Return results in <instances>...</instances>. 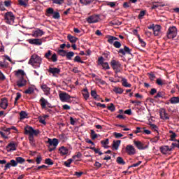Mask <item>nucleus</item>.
Returning a JSON list of instances; mask_svg holds the SVG:
<instances>
[{
    "label": "nucleus",
    "mask_w": 179,
    "mask_h": 179,
    "mask_svg": "<svg viewBox=\"0 0 179 179\" xmlns=\"http://www.w3.org/2000/svg\"><path fill=\"white\" fill-rule=\"evenodd\" d=\"M43 62V59L41 57L38 56L36 54H34L31 56L28 64L29 65H32L34 68H40V65H41Z\"/></svg>",
    "instance_id": "1"
},
{
    "label": "nucleus",
    "mask_w": 179,
    "mask_h": 179,
    "mask_svg": "<svg viewBox=\"0 0 179 179\" xmlns=\"http://www.w3.org/2000/svg\"><path fill=\"white\" fill-rule=\"evenodd\" d=\"M24 129L25 135H29V136H37L40 134V130L34 129L30 126H27Z\"/></svg>",
    "instance_id": "2"
},
{
    "label": "nucleus",
    "mask_w": 179,
    "mask_h": 179,
    "mask_svg": "<svg viewBox=\"0 0 179 179\" xmlns=\"http://www.w3.org/2000/svg\"><path fill=\"white\" fill-rule=\"evenodd\" d=\"M44 57L48 61H52V62H57V61H58V57L57 56V54H52L51 50H48V52L45 53Z\"/></svg>",
    "instance_id": "3"
},
{
    "label": "nucleus",
    "mask_w": 179,
    "mask_h": 179,
    "mask_svg": "<svg viewBox=\"0 0 179 179\" xmlns=\"http://www.w3.org/2000/svg\"><path fill=\"white\" fill-rule=\"evenodd\" d=\"M48 143H49L48 150L49 152H52L53 150L57 149V146H58V139L57 138H48Z\"/></svg>",
    "instance_id": "4"
},
{
    "label": "nucleus",
    "mask_w": 179,
    "mask_h": 179,
    "mask_svg": "<svg viewBox=\"0 0 179 179\" xmlns=\"http://www.w3.org/2000/svg\"><path fill=\"white\" fill-rule=\"evenodd\" d=\"M59 97L61 101H62V103H66L69 101L71 100V99H73V97L71 96V95H69V94L66 93V92H64L60 91L59 93Z\"/></svg>",
    "instance_id": "5"
},
{
    "label": "nucleus",
    "mask_w": 179,
    "mask_h": 179,
    "mask_svg": "<svg viewBox=\"0 0 179 179\" xmlns=\"http://www.w3.org/2000/svg\"><path fill=\"white\" fill-rule=\"evenodd\" d=\"M167 37L169 39L175 38L177 37V27L175 26L171 27L168 29Z\"/></svg>",
    "instance_id": "6"
},
{
    "label": "nucleus",
    "mask_w": 179,
    "mask_h": 179,
    "mask_svg": "<svg viewBox=\"0 0 179 179\" xmlns=\"http://www.w3.org/2000/svg\"><path fill=\"white\" fill-rule=\"evenodd\" d=\"M5 20L7 24H13L15 23V15L12 12H8L5 14Z\"/></svg>",
    "instance_id": "7"
},
{
    "label": "nucleus",
    "mask_w": 179,
    "mask_h": 179,
    "mask_svg": "<svg viewBox=\"0 0 179 179\" xmlns=\"http://www.w3.org/2000/svg\"><path fill=\"white\" fill-rule=\"evenodd\" d=\"M110 65L113 69L115 70V73H119V72H121V63H120V62L116 60H112L110 62Z\"/></svg>",
    "instance_id": "8"
},
{
    "label": "nucleus",
    "mask_w": 179,
    "mask_h": 179,
    "mask_svg": "<svg viewBox=\"0 0 179 179\" xmlns=\"http://www.w3.org/2000/svg\"><path fill=\"white\" fill-rule=\"evenodd\" d=\"M87 23H97V22H100V15H93L87 18Z\"/></svg>",
    "instance_id": "9"
},
{
    "label": "nucleus",
    "mask_w": 179,
    "mask_h": 179,
    "mask_svg": "<svg viewBox=\"0 0 179 179\" xmlns=\"http://www.w3.org/2000/svg\"><path fill=\"white\" fill-rule=\"evenodd\" d=\"M47 13L48 15H53V19H59V17H61L58 11L54 12V8H48L47 10Z\"/></svg>",
    "instance_id": "10"
},
{
    "label": "nucleus",
    "mask_w": 179,
    "mask_h": 179,
    "mask_svg": "<svg viewBox=\"0 0 179 179\" xmlns=\"http://www.w3.org/2000/svg\"><path fill=\"white\" fill-rule=\"evenodd\" d=\"M43 38H34V39H28L27 41L29 44H32L34 45H41L43 44Z\"/></svg>",
    "instance_id": "11"
},
{
    "label": "nucleus",
    "mask_w": 179,
    "mask_h": 179,
    "mask_svg": "<svg viewBox=\"0 0 179 179\" xmlns=\"http://www.w3.org/2000/svg\"><path fill=\"white\" fill-rule=\"evenodd\" d=\"M126 152L130 156H132V155H135L136 153V150H135V148L132 145H127Z\"/></svg>",
    "instance_id": "12"
},
{
    "label": "nucleus",
    "mask_w": 179,
    "mask_h": 179,
    "mask_svg": "<svg viewBox=\"0 0 179 179\" xmlns=\"http://www.w3.org/2000/svg\"><path fill=\"white\" fill-rule=\"evenodd\" d=\"M159 115L162 118V120H169V115L166 112V109L161 108L159 109Z\"/></svg>",
    "instance_id": "13"
},
{
    "label": "nucleus",
    "mask_w": 179,
    "mask_h": 179,
    "mask_svg": "<svg viewBox=\"0 0 179 179\" xmlns=\"http://www.w3.org/2000/svg\"><path fill=\"white\" fill-rule=\"evenodd\" d=\"M159 150L162 155H167L168 152H171V148L168 145H163L159 148Z\"/></svg>",
    "instance_id": "14"
},
{
    "label": "nucleus",
    "mask_w": 179,
    "mask_h": 179,
    "mask_svg": "<svg viewBox=\"0 0 179 179\" xmlns=\"http://www.w3.org/2000/svg\"><path fill=\"white\" fill-rule=\"evenodd\" d=\"M17 166V162L14 159H11L10 162L7 163L5 166V170H8L10 167H16Z\"/></svg>",
    "instance_id": "15"
},
{
    "label": "nucleus",
    "mask_w": 179,
    "mask_h": 179,
    "mask_svg": "<svg viewBox=\"0 0 179 179\" xmlns=\"http://www.w3.org/2000/svg\"><path fill=\"white\" fill-rule=\"evenodd\" d=\"M118 53L121 54L122 57H123L125 54H131V49L127 46H124V49H120L118 51Z\"/></svg>",
    "instance_id": "16"
},
{
    "label": "nucleus",
    "mask_w": 179,
    "mask_h": 179,
    "mask_svg": "<svg viewBox=\"0 0 179 179\" xmlns=\"http://www.w3.org/2000/svg\"><path fill=\"white\" fill-rule=\"evenodd\" d=\"M59 152L61 156H66L69 153V150L66 147L62 146L59 148Z\"/></svg>",
    "instance_id": "17"
},
{
    "label": "nucleus",
    "mask_w": 179,
    "mask_h": 179,
    "mask_svg": "<svg viewBox=\"0 0 179 179\" xmlns=\"http://www.w3.org/2000/svg\"><path fill=\"white\" fill-rule=\"evenodd\" d=\"M26 83H27V80L22 77L17 81V86L18 87H23V86H26Z\"/></svg>",
    "instance_id": "18"
},
{
    "label": "nucleus",
    "mask_w": 179,
    "mask_h": 179,
    "mask_svg": "<svg viewBox=\"0 0 179 179\" xmlns=\"http://www.w3.org/2000/svg\"><path fill=\"white\" fill-rule=\"evenodd\" d=\"M48 72H50V73H52V75H59V73H61V69L55 67H50Z\"/></svg>",
    "instance_id": "19"
},
{
    "label": "nucleus",
    "mask_w": 179,
    "mask_h": 179,
    "mask_svg": "<svg viewBox=\"0 0 179 179\" xmlns=\"http://www.w3.org/2000/svg\"><path fill=\"white\" fill-rule=\"evenodd\" d=\"M44 32L43 30L38 29L36 31H33L32 33V37H41V36H43Z\"/></svg>",
    "instance_id": "20"
},
{
    "label": "nucleus",
    "mask_w": 179,
    "mask_h": 179,
    "mask_svg": "<svg viewBox=\"0 0 179 179\" xmlns=\"http://www.w3.org/2000/svg\"><path fill=\"white\" fill-rule=\"evenodd\" d=\"M8 99L6 98L1 99L0 106L3 108V110H6L8 108Z\"/></svg>",
    "instance_id": "21"
},
{
    "label": "nucleus",
    "mask_w": 179,
    "mask_h": 179,
    "mask_svg": "<svg viewBox=\"0 0 179 179\" xmlns=\"http://www.w3.org/2000/svg\"><path fill=\"white\" fill-rule=\"evenodd\" d=\"M162 30V27L160 25H155L154 26L153 28V33H154V36H160V31Z\"/></svg>",
    "instance_id": "22"
},
{
    "label": "nucleus",
    "mask_w": 179,
    "mask_h": 179,
    "mask_svg": "<svg viewBox=\"0 0 179 179\" xmlns=\"http://www.w3.org/2000/svg\"><path fill=\"white\" fill-rule=\"evenodd\" d=\"M39 101L41 103V107H42V108H45L47 106H50V103H48V101L44 99L43 97L41 98Z\"/></svg>",
    "instance_id": "23"
},
{
    "label": "nucleus",
    "mask_w": 179,
    "mask_h": 179,
    "mask_svg": "<svg viewBox=\"0 0 179 179\" xmlns=\"http://www.w3.org/2000/svg\"><path fill=\"white\" fill-rule=\"evenodd\" d=\"M41 87L46 96H48V94H50V88L47 85L42 84Z\"/></svg>",
    "instance_id": "24"
},
{
    "label": "nucleus",
    "mask_w": 179,
    "mask_h": 179,
    "mask_svg": "<svg viewBox=\"0 0 179 179\" xmlns=\"http://www.w3.org/2000/svg\"><path fill=\"white\" fill-rule=\"evenodd\" d=\"M7 152H13V150H16V145L13 143H10L6 147Z\"/></svg>",
    "instance_id": "25"
},
{
    "label": "nucleus",
    "mask_w": 179,
    "mask_h": 179,
    "mask_svg": "<svg viewBox=\"0 0 179 179\" xmlns=\"http://www.w3.org/2000/svg\"><path fill=\"white\" fill-rule=\"evenodd\" d=\"M134 145L140 150H143V149H146V148L143 146V143H142V142L141 141H134Z\"/></svg>",
    "instance_id": "26"
},
{
    "label": "nucleus",
    "mask_w": 179,
    "mask_h": 179,
    "mask_svg": "<svg viewBox=\"0 0 179 179\" xmlns=\"http://www.w3.org/2000/svg\"><path fill=\"white\" fill-rule=\"evenodd\" d=\"M67 38L70 41V43H72L73 44H75V43H76V41H78V38H76L71 34H69L67 36Z\"/></svg>",
    "instance_id": "27"
},
{
    "label": "nucleus",
    "mask_w": 179,
    "mask_h": 179,
    "mask_svg": "<svg viewBox=\"0 0 179 179\" xmlns=\"http://www.w3.org/2000/svg\"><path fill=\"white\" fill-rule=\"evenodd\" d=\"M171 104H178L179 103V97L178 96H173L170 99Z\"/></svg>",
    "instance_id": "28"
},
{
    "label": "nucleus",
    "mask_w": 179,
    "mask_h": 179,
    "mask_svg": "<svg viewBox=\"0 0 179 179\" xmlns=\"http://www.w3.org/2000/svg\"><path fill=\"white\" fill-rule=\"evenodd\" d=\"M122 85L124 87H131L132 86L130 83H128V80L126 78H122Z\"/></svg>",
    "instance_id": "29"
},
{
    "label": "nucleus",
    "mask_w": 179,
    "mask_h": 179,
    "mask_svg": "<svg viewBox=\"0 0 179 179\" xmlns=\"http://www.w3.org/2000/svg\"><path fill=\"white\" fill-rule=\"evenodd\" d=\"M113 92L117 94H122V93H124V90H122L121 87H115Z\"/></svg>",
    "instance_id": "30"
},
{
    "label": "nucleus",
    "mask_w": 179,
    "mask_h": 179,
    "mask_svg": "<svg viewBox=\"0 0 179 179\" xmlns=\"http://www.w3.org/2000/svg\"><path fill=\"white\" fill-rule=\"evenodd\" d=\"M109 143V140L108 138H106V140L101 141V144L102 145L103 148H104L105 149H108V145Z\"/></svg>",
    "instance_id": "31"
},
{
    "label": "nucleus",
    "mask_w": 179,
    "mask_h": 179,
    "mask_svg": "<svg viewBox=\"0 0 179 179\" xmlns=\"http://www.w3.org/2000/svg\"><path fill=\"white\" fill-rule=\"evenodd\" d=\"M15 160L17 162V164H23V163H24L26 162V159H24L23 157H17L15 158Z\"/></svg>",
    "instance_id": "32"
},
{
    "label": "nucleus",
    "mask_w": 179,
    "mask_h": 179,
    "mask_svg": "<svg viewBox=\"0 0 179 179\" xmlns=\"http://www.w3.org/2000/svg\"><path fill=\"white\" fill-rule=\"evenodd\" d=\"M156 83L158 85V86H163L166 85V80H162V78H157Z\"/></svg>",
    "instance_id": "33"
},
{
    "label": "nucleus",
    "mask_w": 179,
    "mask_h": 179,
    "mask_svg": "<svg viewBox=\"0 0 179 179\" xmlns=\"http://www.w3.org/2000/svg\"><path fill=\"white\" fill-rule=\"evenodd\" d=\"M169 134H171L170 135V141L174 142L176 141V138H177V134H176L173 131H169Z\"/></svg>",
    "instance_id": "34"
},
{
    "label": "nucleus",
    "mask_w": 179,
    "mask_h": 179,
    "mask_svg": "<svg viewBox=\"0 0 179 179\" xmlns=\"http://www.w3.org/2000/svg\"><path fill=\"white\" fill-rule=\"evenodd\" d=\"M8 66L9 63H8L6 59H3V61L0 62L1 68H7Z\"/></svg>",
    "instance_id": "35"
},
{
    "label": "nucleus",
    "mask_w": 179,
    "mask_h": 179,
    "mask_svg": "<svg viewBox=\"0 0 179 179\" xmlns=\"http://www.w3.org/2000/svg\"><path fill=\"white\" fill-rule=\"evenodd\" d=\"M121 143V141H113V148L115 149V150H118V148Z\"/></svg>",
    "instance_id": "36"
},
{
    "label": "nucleus",
    "mask_w": 179,
    "mask_h": 179,
    "mask_svg": "<svg viewBox=\"0 0 179 179\" xmlns=\"http://www.w3.org/2000/svg\"><path fill=\"white\" fill-rule=\"evenodd\" d=\"M25 94H32L34 93V88L33 87H29V88L24 91Z\"/></svg>",
    "instance_id": "37"
},
{
    "label": "nucleus",
    "mask_w": 179,
    "mask_h": 179,
    "mask_svg": "<svg viewBox=\"0 0 179 179\" xmlns=\"http://www.w3.org/2000/svg\"><path fill=\"white\" fill-rule=\"evenodd\" d=\"M137 37L141 47H146V42L143 41V39L141 38V36H139V34H137Z\"/></svg>",
    "instance_id": "38"
},
{
    "label": "nucleus",
    "mask_w": 179,
    "mask_h": 179,
    "mask_svg": "<svg viewBox=\"0 0 179 179\" xmlns=\"http://www.w3.org/2000/svg\"><path fill=\"white\" fill-rule=\"evenodd\" d=\"M24 118H27V113H26L24 111H21L20 113V119L24 120Z\"/></svg>",
    "instance_id": "39"
},
{
    "label": "nucleus",
    "mask_w": 179,
    "mask_h": 179,
    "mask_svg": "<svg viewBox=\"0 0 179 179\" xmlns=\"http://www.w3.org/2000/svg\"><path fill=\"white\" fill-rule=\"evenodd\" d=\"M83 96H84V99H85V100H87V99H89L90 95L89 92H87V89L83 90Z\"/></svg>",
    "instance_id": "40"
},
{
    "label": "nucleus",
    "mask_w": 179,
    "mask_h": 179,
    "mask_svg": "<svg viewBox=\"0 0 179 179\" xmlns=\"http://www.w3.org/2000/svg\"><path fill=\"white\" fill-rule=\"evenodd\" d=\"M116 162L118 163V164H122V166L125 164V161H124V159H122L121 157H118L116 159Z\"/></svg>",
    "instance_id": "41"
},
{
    "label": "nucleus",
    "mask_w": 179,
    "mask_h": 179,
    "mask_svg": "<svg viewBox=\"0 0 179 179\" xmlns=\"http://www.w3.org/2000/svg\"><path fill=\"white\" fill-rule=\"evenodd\" d=\"M73 55H75V53L73 52H69L66 53V58H67V59H72V57H73Z\"/></svg>",
    "instance_id": "42"
},
{
    "label": "nucleus",
    "mask_w": 179,
    "mask_h": 179,
    "mask_svg": "<svg viewBox=\"0 0 179 179\" xmlns=\"http://www.w3.org/2000/svg\"><path fill=\"white\" fill-rule=\"evenodd\" d=\"M164 97V92H157V95L154 96L155 99H159V98L163 99Z\"/></svg>",
    "instance_id": "43"
},
{
    "label": "nucleus",
    "mask_w": 179,
    "mask_h": 179,
    "mask_svg": "<svg viewBox=\"0 0 179 179\" xmlns=\"http://www.w3.org/2000/svg\"><path fill=\"white\" fill-rule=\"evenodd\" d=\"M65 0H52V3H55V5H62Z\"/></svg>",
    "instance_id": "44"
},
{
    "label": "nucleus",
    "mask_w": 179,
    "mask_h": 179,
    "mask_svg": "<svg viewBox=\"0 0 179 179\" xmlns=\"http://www.w3.org/2000/svg\"><path fill=\"white\" fill-rule=\"evenodd\" d=\"M94 0H80V3L83 5H89L92 2H93Z\"/></svg>",
    "instance_id": "45"
},
{
    "label": "nucleus",
    "mask_w": 179,
    "mask_h": 179,
    "mask_svg": "<svg viewBox=\"0 0 179 179\" xmlns=\"http://www.w3.org/2000/svg\"><path fill=\"white\" fill-rule=\"evenodd\" d=\"M150 127L151 128V129H153V131H155V132L159 133V128L157 127V126L155 124H150Z\"/></svg>",
    "instance_id": "46"
},
{
    "label": "nucleus",
    "mask_w": 179,
    "mask_h": 179,
    "mask_svg": "<svg viewBox=\"0 0 179 179\" xmlns=\"http://www.w3.org/2000/svg\"><path fill=\"white\" fill-rule=\"evenodd\" d=\"M108 110L111 111V113H113V111H115V106H114V103H111L110 106L107 107Z\"/></svg>",
    "instance_id": "47"
},
{
    "label": "nucleus",
    "mask_w": 179,
    "mask_h": 179,
    "mask_svg": "<svg viewBox=\"0 0 179 179\" xmlns=\"http://www.w3.org/2000/svg\"><path fill=\"white\" fill-rule=\"evenodd\" d=\"M159 139H160V136L157 135L155 137L152 138L150 141L152 142V143H157V142L159 141Z\"/></svg>",
    "instance_id": "48"
},
{
    "label": "nucleus",
    "mask_w": 179,
    "mask_h": 179,
    "mask_svg": "<svg viewBox=\"0 0 179 179\" xmlns=\"http://www.w3.org/2000/svg\"><path fill=\"white\" fill-rule=\"evenodd\" d=\"M19 5H20V6H24V8H26V6H27V1H24V0H19Z\"/></svg>",
    "instance_id": "49"
},
{
    "label": "nucleus",
    "mask_w": 179,
    "mask_h": 179,
    "mask_svg": "<svg viewBox=\"0 0 179 179\" xmlns=\"http://www.w3.org/2000/svg\"><path fill=\"white\" fill-rule=\"evenodd\" d=\"M16 76H24V71L23 70H18L15 73Z\"/></svg>",
    "instance_id": "50"
},
{
    "label": "nucleus",
    "mask_w": 179,
    "mask_h": 179,
    "mask_svg": "<svg viewBox=\"0 0 179 179\" xmlns=\"http://www.w3.org/2000/svg\"><path fill=\"white\" fill-rule=\"evenodd\" d=\"M29 143L31 146H35L36 143H34V136H29Z\"/></svg>",
    "instance_id": "51"
},
{
    "label": "nucleus",
    "mask_w": 179,
    "mask_h": 179,
    "mask_svg": "<svg viewBox=\"0 0 179 179\" xmlns=\"http://www.w3.org/2000/svg\"><path fill=\"white\" fill-rule=\"evenodd\" d=\"M72 162H73V159H69L66 162H64V165L66 166V167H71Z\"/></svg>",
    "instance_id": "52"
},
{
    "label": "nucleus",
    "mask_w": 179,
    "mask_h": 179,
    "mask_svg": "<svg viewBox=\"0 0 179 179\" xmlns=\"http://www.w3.org/2000/svg\"><path fill=\"white\" fill-rule=\"evenodd\" d=\"M82 157V153L80 152H78L76 153V155L73 156V160H76V159H80Z\"/></svg>",
    "instance_id": "53"
},
{
    "label": "nucleus",
    "mask_w": 179,
    "mask_h": 179,
    "mask_svg": "<svg viewBox=\"0 0 179 179\" xmlns=\"http://www.w3.org/2000/svg\"><path fill=\"white\" fill-rule=\"evenodd\" d=\"M45 164H48V166H52V164H54V162L50 158L46 159L45 160Z\"/></svg>",
    "instance_id": "54"
},
{
    "label": "nucleus",
    "mask_w": 179,
    "mask_h": 179,
    "mask_svg": "<svg viewBox=\"0 0 179 179\" xmlns=\"http://www.w3.org/2000/svg\"><path fill=\"white\" fill-rule=\"evenodd\" d=\"M38 120H39V122H41V124H43V125H45V124H47V122H45V117H43V116H39Z\"/></svg>",
    "instance_id": "55"
},
{
    "label": "nucleus",
    "mask_w": 179,
    "mask_h": 179,
    "mask_svg": "<svg viewBox=\"0 0 179 179\" xmlns=\"http://www.w3.org/2000/svg\"><path fill=\"white\" fill-rule=\"evenodd\" d=\"M74 62H80V64H84V62L82 61L80 56H76L74 58Z\"/></svg>",
    "instance_id": "56"
},
{
    "label": "nucleus",
    "mask_w": 179,
    "mask_h": 179,
    "mask_svg": "<svg viewBox=\"0 0 179 179\" xmlns=\"http://www.w3.org/2000/svg\"><path fill=\"white\" fill-rule=\"evenodd\" d=\"M178 145H179L178 141H177V143H172L170 149H171V150H173V149H174V148H178Z\"/></svg>",
    "instance_id": "57"
},
{
    "label": "nucleus",
    "mask_w": 179,
    "mask_h": 179,
    "mask_svg": "<svg viewBox=\"0 0 179 179\" xmlns=\"http://www.w3.org/2000/svg\"><path fill=\"white\" fill-rule=\"evenodd\" d=\"M113 45L115 48H121V43L118 41H115Z\"/></svg>",
    "instance_id": "58"
},
{
    "label": "nucleus",
    "mask_w": 179,
    "mask_h": 179,
    "mask_svg": "<svg viewBox=\"0 0 179 179\" xmlns=\"http://www.w3.org/2000/svg\"><path fill=\"white\" fill-rule=\"evenodd\" d=\"M91 96L94 98V99H97V97H98V96L99 95H97V92H96V91H94V90H92L91 91Z\"/></svg>",
    "instance_id": "59"
},
{
    "label": "nucleus",
    "mask_w": 179,
    "mask_h": 179,
    "mask_svg": "<svg viewBox=\"0 0 179 179\" xmlns=\"http://www.w3.org/2000/svg\"><path fill=\"white\" fill-rule=\"evenodd\" d=\"M92 139L94 140L97 138V134L94 132V130H91Z\"/></svg>",
    "instance_id": "60"
},
{
    "label": "nucleus",
    "mask_w": 179,
    "mask_h": 179,
    "mask_svg": "<svg viewBox=\"0 0 179 179\" xmlns=\"http://www.w3.org/2000/svg\"><path fill=\"white\" fill-rule=\"evenodd\" d=\"M66 51L64 50H59V55H61L62 57H66Z\"/></svg>",
    "instance_id": "61"
},
{
    "label": "nucleus",
    "mask_w": 179,
    "mask_h": 179,
    "mask_svg": "<svg viewBox=\"0 0 179 179\" xmlns=\"http://www.w3.org/2000/svg\"><path fill=\"white\" fill-rule=\"evenodd\" d=\"M108 43H109V44H113V43H114V36H109L108 37Z\"/></svg>",
    "instance_id": "62"
},
{
    "label": "nucleus",
    "mask_w": 179,
    "mask_h": 179,
    "mask_svg": "<svg viewBox=\"0 0 179 179\" xmlns=\"http://www.w3.org/2000/svg\"><path fill=\"white\" fill-rule=\"evenodd\" d=\"M146 15V10H142L140 12L139 15H138V19H142V17H143V16Z\"/></svg>",
    "instance_id": "63"
},
{
    "label": "nucleus",
    "mask_w": 179,
    "mask_h": 179,
    "mask_svg": "<svg viewBox=\"0 0 179 179\" xmlns=\"http://www.w3.org/2000/svg\"><path fill=\"white\" fill-rule=\"evenodd\" d=\"M102 67L103 69H110V66L108 65V63H107V62L103 63Z\"/></svg>",
    "instance_id": "64"
}]
</instances>
